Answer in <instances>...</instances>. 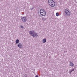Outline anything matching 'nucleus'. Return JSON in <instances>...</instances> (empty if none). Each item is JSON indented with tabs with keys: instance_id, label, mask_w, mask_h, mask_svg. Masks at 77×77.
<instances>
[{
	"instance_id": "f257e3e1",
	"label": "nucleus",
	"mask_w": 77,
	"mask_h": 77,
	"mask_svg": "<svg viewBox=\"0 0 77 77\" xmlns=\"http://www.w3.org/2000/svg\"><path fill=\"white\" fill-rule=\"evenodd\" d=\"M48 3L51 7H54L55 6V2L53 0H49Z\"/></svg>"
},
{
	"instance_id": "f03ea898",
	"label": "nucleus",
	"mask_w": 77,
	"mask_h": 77,
	"mask_svg": "<svg viewBox=\"0 0 77 77\" xmlns=\"http://www.w3.org/2000/svg\"><path fill=\"white\" fill-rule=\"evenodd\" d=\"M29 34L30 35L33 36V37H37L38 35L37 34V33L35 32L34 31H31L29 32Z\"/></svg>"
},
{
	"instance_id": "7ed1b4c3",
	"label": "nucleus",
	"mask_w": 77,
	"mask_h": 77,
	"mask_svg": "<svg viewBox=\"0 0 77 77\" xmlns=\"http://www.w3.org/2000/svg\"><path fill=\"white\" fill-rule=\"evenodd\" d=\"M40 13L42 16H45L46 15V12L43 9H41L40 11Z\"/></svg>"
},
{
	"instance_id": "20e7f679",
	"label": "nucleus",
	"mask_w": 77,
	"mask_h": 77,
	"mask_svg": "<svg viewBox=\"0 0 77 77\" xmlns=\"http://www.w3.org/2000/svg\"><path fill=\"white\" fill-rule=\"evenodd\" d=\"M65 14L66 15L69 16L71 14V12L68 8H66L64 11Z\"/></svg>"
},
{
	"instance_id": "39448f33",
	"label": "nucleus",
	"mask_w": 77,
	"mask_h": 77,
	"mask_svg": "<svg viewBox=\"0 0 77 77\" xmlns=\"http://www.w3.org/2000/svg\"><path fill=\"white\" fill-rule=\"evenodd\" d=\"M22 20V21L23 22H24V23H26V22H27V18H26V17H21Z\"/></svg>"
},
{
	"instance_id": "423d86ee",
	"label": "nucleus",
	"mask_w": 77,
	"mask_h": 77,
	"mask_svg": "<svg viewBox=\"0 0 77 77\" xmlns=\"http://www.w3.org/2000/svg\"><path fill=\"white\" fill-rule=\"evenodd\" d=\"M17 46L20 48H21L23 47V44L20 43H19V44H17Z\"/></svg>"
},
{
	"instance_id": "0eeeda50",
	"label": "nucleus",
	"mask_w": 77,
	"mask_h": 77,
	"mask_svg": "<svg viewBox=\"0 0 77 77\" xmlns=\"http://www.w3.org/2000/svg\"><path fill=\"white\" fill-rule=\"evenodd\" d=\"M74 63H72V62H70V64L69 65V66H74Z\"/></svg>"
},
{
	"instance_id": "6e6552de",
	"label": "nucleus",
	"mask_w": 77,
	"mask_h": 77,
	"mask_svg": "<svg viewBox=\"0 0 77 77\" xmlns=\"http://www.w3.org/2000/svg\"><path fill=\"white\" fill-rule=\"evenodd\" d=\"M20 42V41L18 39H17L16 41V44H18Z\"/></svg>"
},
{
	"instance_id": "1a4fd4ad",
	"label": "nucleus",
	"mask_w": 77,
	"mask_h": 77,
	"mask_svg": "<svg viewBox=\"0 0 77 77\" xmlns=\"http://www.w3.org/2000/svg\"><path fill=\"white\" fill-rule=\"evenodd\" d=\"M42 42L43 43H45L46 42V39H44L42 40Z\"/></svg>"
},
{
	"instance_id": "9d476101",
	"label": "nucleus",
	"mask_w": 77,
	"mask_h": 77,
	"mask_svg": "<svg viewBox=\"0 0 77 77\" xmlns=\"http://www.w3.org/2000/svg\"><path fill=\"white\" fill-rule=\"evenodd\" d=\"M74 70V69H72V70H70L69 73L70 74H71V72H72V71H73Z\"/></svg>"
},
{
	"instance_id": "9b49d317",
	"label": "nucleus",
	"mask_w": 77,
	"mask_h": 77,
	"mask_svg": "<svg viewBox=\"0 0 77 77\" xmlns=\"http://www.w3.org/2000/svg\"><path fill=\"white\" fill-rule=\"evenodd\" d=\"M46 20H47V18H42V20H43V21H45Z\"/></svg>"
},
{
	"instance_id": "f8f14e48",
	"label": "nucleus",
	"mask_w": 77,
	"mask_h": 77,
	"mask_svg": "<svg viewBox=\"0 0 77 77\" xmlns=\"http://www.w3.org/2000/svg\"><path fill=\"white\" fill-rule=\"evenodd\" d=\"M59 13H57L56 14V15L57 16V17H58L59 16Z\"/></svg>"
},
{
	"instance_id": "ddd939ff",
	"label": "nucleus",
	"mask_w": 77,
	"mask_h": 77,
	"mask_svg": "<svg viewBox=\"0 0 77 77\" xmlns=\"http://www.w3.org/2000/svg\"><path fill=\"white\" fill-rule=\"evenodd\" d=\"M21 28H22V29H23V28H24V27H23V26H21Z\"/></svg>"
},
{
	"instance_id": "4468645a",
	"label": "nucleus",
	"mask_w": 77,
	"mask_h": 77,
	"mask_svg": "<svg viewBox=\"0 0 77 77\" xmlns=\"http://www.w3.org/2000/svg\"><path fill=\"white\" fill-rule=\"evenodd\" d=\"M35 77H39L38 75H36Z\"/></svg>"
}]
</instances>
